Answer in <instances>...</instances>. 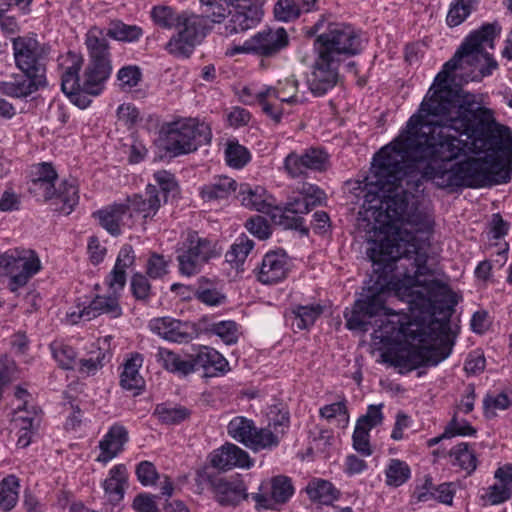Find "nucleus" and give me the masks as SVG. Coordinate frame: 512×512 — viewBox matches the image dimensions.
I'll return each mask as SVG.
<instances>
[{
  "label": "nucleus",
  "mask_w": 512,
  "mask_h": 512,
  "mask_svg": "<svg viewBox=\"0 0 512 512\" xmlns=\"http://www.w3.org/2000/svg\"><path fill=\"white\" fill-rule=\"evenodd\" d=\"M415 143L411 136H398L373 157L364 190L366 219L372 217L374 223H368L365 229L386 233L396 228L399 232L392 238L374 241L373 247L367 249L372 274L352 308L344 312L347 329L367 332L372 318L393 314L386 306L393 291L424 287L433 314L442 315L444 321H437L439 332L433 344L414 347L405 355L396 353L391 358L393 366L408 371L435 366L451 354L454 341L449 336V318L457 305L456 294L448 285L436 279H422L432 271L427 266V252L414 234H430L434 222L428 214L410 206L409 199L411 190H417L426 176L419 163L431 168L436 161L417 158Z\"/></svg>",
  "instance_id": "nucleus-1"
},
{
  "label": "nucleus",
  "mask_w": 512,
  "mask_h": 512,
  "mask_svg": "<svg viewBox=\"0 0 512 512\" xmlns=\"http://www.w3.org/2000/svg\"><path fill=\"white\" fill-rule=\"evenodd\" d=\"M442 93L446 97L452 96V100H446L447 106H441V109L447 111L449 106L458 107V112L445 120H432L420 126V133L411 136L416 141L413 145L414 155L436 162L453 161L462 154L466 146L458 135H466L475 153L490 152L489 154L502 157L504 155L505 167L510 168L511 129L498 124L492 110L482 107L475 100V96L462 98L449 90Z\"/></svg>",
  "instance_id": "nucleus-2"
},
{
  "label": "nucleus",
  "mask_w": 512,
  "mask_h": 512,
  "mask_svg": "<svg viewBox=\"0 0 512 512\" xmlns=\"http://www.w3.org/2000/svg\"><path fill=\"white\" fill-rule=\"evenodd\" d=\"M500 31L501 28L496 22L485 23L466 37L454 56L444 64L443 69L437 74L433 86L420 105L418 113L409 118L406 129L399 136L406 138L416 135L420 133L419 128L424 123L432 122V120H445L458 112V107L450 106L449 110L443 109L442 111L441 106H447L445 101L452 100V96L446 97L442 91L449 90L462 98L473 95L465 93L461 88L450 87L447 84L449 75L455 70L463 68L464 63L472 65L474 61H478L481 44L490 43L492 47L493 40Z\"/></svg>",
  "instance_id": "nucleus-3"
},
{
  "label": "nucleus",
  "mask_w": 512,
  "mask_h": 512,
  "mask_svg": "<svg viewBox=\"0 0 512 512\" xmlns=\"http://www.w3.org/2000/svg\"><path fill=\"white\" fill-rule=\"evenodd\" d=\"M307 36H316L314 50L316 58L308 84L314 95L322 96L339 81V66L348 57L362 50L360 36L349 25L327 23L318 20L306 31Z\"/></svg>",
  "instance_id": "nucleus-4"
},
{
  "label": "nucleus",
  "mask_w": 512,
  "mask_h": 512,
  "mask_svg": "<svg viewBox=\"0 0 512 512\" xmlns=\"http://www.w3.org/2000/svg\"><path fill=\"white\" fill-rule=\"evenodd\" d=\"M448 162H435L431 168H428L426 163H419V165L425 175L431 178L446 176L447 185L479 188L505 184L511 180L512 161L510 168H507L504 157L500 155L486 154L482 159H468L454 164L449 170H443L442 165Z\"/></svg>",
  "instance_id": "nucleus-5"
},
{
  "label": "nucleus",
  "mask_w": 512,
  "mask_h": 512,
  "mask_svg": "<svg viewBox=\"0 0 512 512\" xmlns=\"http://www.w3.org/2000/svg\"><path fill=\"white\" fill-rule=\"evenodd\" d=\"M58 172L51 162H41L33 165L29 192L37 200L60 203V211L69 215L79 204L78 180L72 177L62 179L58 185Z\"/></svg>",
  "instance_id": "nucleus-6"
},
{
  "label": "nucleus",
  "mask_w": 512,
  "mask_h": 512,
  "mask_svg": "<svg viewBox=\"0 0 512 512\" xmlns=\"http://www.w3.org/2000/svg\"><path fill=\"white\" fill-rule=\"evenodd\" d=\"M163 149L173 157L186 155L207 145L212 139L211 128L196 118H182L164 123L160 129Z\"/></svg>",
  "instance_id": "nucleus-7"
},
{
  "label": "nucleus",
  "mask_w": 512,
  "mask_h": 512,
  "mask_svg": "<svg viewBox=\"0 0 512 512\" xmlns=\"http://www.w3.org/2000/svg\"><path fill=\"white\" fill-rule=\"evenodd\" d=\"M178 271L181 275L191 277L201 272L202 268L217 257L216 243L190 230L178 243L176 249Z\"/></svg>",
  "instance_id": "nucleus-8"
},
{
  "label": "nucleus",
  "mask_w": 512,
  "mask_h": 512,
  "mask_svg": "<svg viewBox=\"0 0 512 512\" xmlns=\"http://www.w3.org/2000/svg\"><path fill=\"white\" fill-rule=\"evenodd\" d=\"M41 270L37 253L30 249H10L0 254V277L8 276V289L15 293Z\"/></svg>",
  "instance_id": "nucleus-9"
},
{
  "label": "nucleus",
  "mask_w": 512,
  "mask_h": 512,
  "mask_svg": "<svg viewBox=\"0 0 512 512\" xmlns=\"http://www.w3.org/2000/svg\"><path fill=\"white\" fill-rule=\"evenodd\" d=\"M175 29L176 33L167 42L165 49L174 56L189 57L195 46L207 35L210 27L204 16L182 11Z\"/></svg>",
  "instance_id": "nucleus-10"
},
{
  "label": "nucleus",
  "mask_w": 512,
  "mask_h": 512,
  "mask_svg": "<svg viewBox=\"0 0 512 512\" xmlns=\"http://www.w3.org/2000/svg\"><path fill=\"white\" fill-rule=\"evenodd\" d=\"M228 435L247 448L257 452L275 447L278 436L268 428H257L254 421L243 416H236L227 425Z\"/></svg>",
  "instance_id": "nucleus-11"
},
{
  "label": "nucleus",
  "mask_w": 512,
  "mask_h": 512,
  "mask_svg": "<svg viewBox=\"0 0 512 512\" xmlns=\"http://www.w3.org/2000/svg\"><path fill=\"white\" fill-rule=\"evenodd\" d=\"M83 63V57L72 51L59 58L61 89L72 103L82 109L91 103V100L88 98L89 94L82 91V86L80 85V71Z\"/></svg>",
  "instance_id": "nucleus-12"
},
{
  "label": "nucleus",
  "mask_w": 512,
  "mask_h": 512,
  "mask_svg": "<svg viewBox=\"0 0 512 512\" xmlns=\"http://www.w3.org/2000/svg\"><path fill=\"white\" fill-rule=\"evenodd\" d=\"M15 64L21 72L46 79V55L37 40L16 37L12 40Z\"/></svg>",
  "instance_id": "nucleus-13"
},
{
  "label": "nucleus",
  "mask_w": 512,
  "mask_h": 512,
  "mask_svg": "<svg viewBox=\"0 0 512 512\" xmlns=\"http://www.w3.org/2000/svg\"><path fill=\"white\" fill-rule=\"evenodd\" d=\"M288 45V34L285 28H266L248 39L246 50L254 55L269 58L278 54Z\"/></svg>",
  "instance_id": "nucleus-14"
},
{
  "label": "nucleus",
  "mask_w": 512,
  "mask_h": 512,
  "mask_svg": "<svg viewBox=\"0 0 512 512\" xmlns=\"http://www.w3.org/2000/svg\"><path fill=\"white\" fill-rule=\"evenodd\" d=\"M251 498L257 511L277 510L278 505L284 504L288 499V477L280 475L262 482L259 492L252 493Z\"/></svg>",
  "instance_id": "nucleus-15"
},
{
  "label": "nucleus",
  "mask_w": 512,
  "mask_h": 512,
  "mask_svg": "<svg viewBox=\"0 0 512 512\" xmlns=\"http://www.w3.org/2000/svg\"><path fill=\"white\" fill-rule=\"evenodd\" d=\"M150 328L163 339L176 343H189L198 334L194 323L171 317H159L151 320Z\"/></svg>",
  "instance_id": "nucleus-16"
},
{
  "label": "nucleus",
  "mask_w": 512,
  "mask_h": 512,
  "mask_svg": "<svg viewBox=\"0 0 512 512\" xmlns=\"http://www.w3.org/2000/svg\"><path fill=\"white\" fill-rule=\"evenodd\" d=\"M263 15L261 5L252 0H238L226 30L229 34L243 32L255 27Z\"/></svg>",
  "instance_id": "nucleus-17"
},
{
  "label": "nucleus",
  "mask_w": 512,
  "mask_h": 512,
  "mask_svg": "<svg viewBox=\"0 0 512 512\" xmlns=\"http://www.w3.org/2000/svg\"><path fill=\"white\" fill-rule=\"evenodd\" d=\"M217 502L222 506H236L249 497L244 482L238 477L210 480Z\"/></svg>",
  "instance_id": "nucleus-18"
},
{
  "label": "nucleus",
  "mask_w": 512,
  "mask_h": 512,
  "mask_svg": "<svg viewBox=\"0 0 512 512\" xmlns=\"http://www.w3.org/2000/svg\"><path fill=\"white\" fill-rule=\"evenodd\" d=\"M47 86V79L30 73L15 74L9 81L0 82V92L13 98H26Z\"/></svg>",
  "instance_id": "nucleus-19"
},
{
  "label": "nucleus",
  "mask_w": 512,
  "mask_h": 512,
  "mask_svg": "<svg viewBox=\"0 0 512 512\" xmlns=\"http://www.w3.org/2000/svg\"><path fill=\"white\" fill-rule=\"evenodd\" d=\"M288 272V256L282 249L270 251L263 257L258 280L263 284H275L285 279Z\"/></svg>",
  "instance_id": "nucleus-20"
},
{
  "label": "nucleus",
  "mask_w": 512,
  "mask_h": 512,
  "mask_svg": "<svg viewBox=\"0 0 512 512\" xmlns=\"http://www.w3.org/2000/svg\"><path fill=\"white\" fill-rule=\"evenodd\" d=\"M329 155L322 149L309 148L301 155L290 152V176L304 174L305 170L323 172L328 169Z\"/></svg>",
  "instance_id": "nucleus-21"
},
{
  "label": "nucleus",
  "mask_w": 512,
  "mask_h": 512,
  "mask_svg": "<svg viewBox=\"0 0 512 512\" xmlns=\"http://www.w3.org/2000/svg\"><path fill=\"white\" fill-rule=\"evenodd\" d=\"M210 463L221 470H230L233 467L250 468L253 465L249 454L232 443H226L215 450L210 456Z\"/></svg>",
  "instance_id": "nucleus-22"
},
{
  "label": "nucleus",
  "mask_w": 512,
  "mask_h": 512,
  "mask_svg": "<svg viewBox=\"0 0 512 512\" xmlns=\"http://www.w3.org/2000/svg\"><path fill=\"white\" fill-rule=\"evenodd\" d=\"M193 372L203 369L205 376L215 377L225 374L229 369V363L214 348L203 346L192 355Z\"/></svg>",
  "instance_id": "nucleus-23"
},
{
  "label": "nucleus",
  "mask_w": 512,
  "mask_h": 512,
  "mask_svg": "<svg viewBox=\"0 0 512 512\" xmlns=\"http://www.w3.org/2000/svg\"><path fill=\"white\" fill-rule=\"evenodd\" d=\"M111 71V63L89 61V64L84 71L83 78L80 77L82 91L92 96L99 95L102 92L104 83L109 78Z\"/></svg>",
  "instance_id": "nucleus-24"
},
{
  "label": "nucleus",
  "mask_w": 512,
  "mask_h": 512,
  "mask_svg": "<svg viewBox=\"0 0 512 512\" xmlns=\"http://www.w3.org/2000/svg\"><path fill=\"white\" fill-rule=\"evenodd\" d=\"M127 429L119 424L111 426L109 431L99 442L101 453L97 457L98 462L108 463L122 452L124 445L128 442Z\"/></svg>",
  "instance_id": "nucleus-25"
},
{
  "label": "nucleus",
  "mask_w": 512,
  "mask_h": 512,
  "mask_svg": "<svg viewBox=\"0 0 512 512\" xmlns=\"http://www.w3.org/2000/svg\"><path fill=\"white\" fill-rule=\"evenodd\" d=\"M119 294L110 293L109 295H97L88 306L80 311V318L89 321L102 314H107L111 318H118L122 315V308L119 304Z\"/></svg>",
  "instance_id": "nucleus-26"
},
{
  "label": "nucleus",
  "mask_w": 512,
  "mask_h": 512,
  "mask_svg": "<svg viewBox=\"0 0 512 512\" xmlns=\"http://www.w3.org/2000/svg\"><path fill=\"white\" fill-rule=\"evenodd\" d=\"M157 193L155 185L148 184L144 194H134L128 198L129 204L126 205L129 207V211L142 215L145 220L152 219L162 203L161 197H158Z\"/></svg>",
  "instance_id": "nucleus-27"
},
{
  "label": "nucleus",
  "mask_w": 512,
  "mask_h": 512,
  "mask_svg": "<svg viewBox=\"0 0 512 512\" xmlns=\"http://www.w3.org/2000/svg\"><path fill=\"white\" fill-rule=\"evenodd\" d=\"M128 484V472L124 464H117L109 471L108 477L103 482V489L113 505L118 504L123 498Z\"/></svg>",
  "instance_id": "nucleus-28"
},
{
  "label": "nucleus",
  "mask_w": 512,
  "mask_h": 512,
  "mask_svg": "<svg viewBox=\"0 0 512 512\" xmlns=\"http://www.w3.org/2000/svg\"><path fill=\"white\" fill-rule=\"evenodd\" d=\"M104 30L92 26L86 33L85 44L89 53L90 61L111 63L110 45Z\"/></svg>",
  "instance_id": "nucleus-29"
},
{
  "label": "nucleus",
  "mask_w": 512,
  "mask_h": 512,
  "mask_svg": "<svg viewBox=\"0 0 512 512\" xmlns=\"http://www.w3.org/2000/svg\"><path fill=\"white\" fill-rule=\"evenodd\" d=\"M237 197L243 206L261 213L270 207L273 200V196L262 186H251L247 183L240 185Z\"/></svg>",
  "instance_id": "nucleus-30"
},
{
  "label": "nucleus",
  "mask_w": 512,
  "mask_h": 512,
  "mask_svg": "<svg viewBox=\"0 0 512 512\" xmlns=\"http://www.w3.org/2000/svg\"><path fill=\"white\" fill-rule=\"evenodd\" d=\"M129 212L126 204H113L93 213L99 224L113 236L121 234L123 218Z\"/></svg>",
  "instance_id": "nucleus-31"
},
{
  "label": "nucleus",
  "mask_w": 512,
  "mask_h": 512,
  "mask_svg": "<svg viewBox=\"0 0 512 512\" xmlns=\"http://www.w3.org/2000/svg\"><path fill=\"white\" fill-rule=\"evenodd\" d=\"M237 189V182L228 176H216L200 188V196L205 202L227 199Z\"/></svg>",
  "instance_id": "nucleus-32"
},
{
  "label": "nucleus",
  "mask_w": 512,
  "mask_h": 512,
  "mask_svg": "<svg viewBox=\"0 0 512 512\" xmlns=\"http://www.w3.org/2000/svg\"><path fill=\"white\" fill-rule=\"evenodd\" d=\"M194 297L200 303L210 307H218L227 302L226 294L220 291L216 284L205 276L198 278Z\"/></svg>",
  "instance_id": "nucleus-33"
},
{
  "label": "nucleus",
  "mask_w": 512,
  "mask_h": 512,
  "mask_svg": "<svg viewBox=\"0 0 512 512\" xmlns=\"http://www.w3.org/2000/svg\"><path fill=\"white\" fill-rule=\"evenodd\" d=\"M324 307L320 304L297 305L291 310V327L296 330H308L323 314Z\"/></svg>",
  "instance_id": "nucleus-34"
},
{
  "label": "nucleus",
  "mask_w": 512,
  "mask_h": 512,
  "mask_svg": "<svg viewBox=\"0 0 512 512\" xmlns=\"http://www.w3.org/2000/svg\"><path fill=\"white\" fill-rule=\"evenodd\" d=\"M143 364V356L139 353L132 354L126 360L120 375V385L126 390H139L144 386V379L139 373Z\"/></svg>",
  "instance_id": "nucleus-35"
},
{
  "label": "nucleus",
  "mask_w": 512,
  "mask_h": 512,
  "mask_svg": "<svg viewBox=\"0 0 512 512\" xmlns=\"http://www.w3.org/2000/svg\"><path fill=\"white\" fill-rule=\"evenodd\" d=\"M156 357L169 372L182 376L193 373L192 355H189L188 359H183L179 354L160 347Z\"/></svg>",
  "instance_id": "nucleus-36"
},
{
  "label": "nucleus",
  "mask_w": 512,
  "mask_h": 512,
  "mask_svg": "<svg viewBox=\"0 0 512 512\" xmlns=\"http://www.w3.org/2000/svg\"><path fill=\"white\" fill-rule=\"evenodd\" d=\"M153 416L161 424L179 425L190 418L191 410L182 405L165 402L156 405Z\"/></svg>",
  "instance_id": "nucleus-37"
},
{
  "label": "nucleus",
  "mask_w": 512,
  "mask_h": 512,
  "mask_svg": "<svg viewBox=\"0 0 512 512\" xmlns=\"http://www.w3.org/2000/svg\"><path fill=\"white\" fill-rule=\"evenodd\" d=\"M306 492L311 501L322 505H332L340 496V491L331 482L322 479L311 481Z\"/></svg>",
  "instance_id": "nucleus-38"
},
{
  "label": "nucleus",
  "mask_w": 512,
  "mask_h": 512,
  "mask_svg": "<svg viewBox=\"0 0 512 512\" xmlns=\"http://www.w3.org/2000/svg\"><path fill=\"white\" fill-rule=\"evenodd\" d=\"M255 99L261 105L263 112L271 118L275 124H279L283 115L282 103L286 99L279 100L277 91L274 88H268L255 94Z\"/></svg>",
  "instance_id": "nucleus-39"
},
{
  "label": "nucleus",
  "mask_w": 512,
  "mask_h": 512,
  "mask_svg": "<svg viewBox=\"0 0 512 512\" xmlns=\"http://www.w3.org/2000/svg\"><path fill=\"white\" fill-rule=\"evenodd\" d=\"M20 482L13 474L7 475L0 481V510L11 511L19 499Z\"/></svg>",
  "instance_id": "nucleus-40"
},
{
  "label": "nucleus",
  "mask_w": 512,
  "mask_h": 512,
  "mask_svg": "<svg viewBox=\"0 0 512 512\" xmlns=\"http://www.w3.org/2000/svg\"><path fill=\"white\" fill-rule=\"evenodd\" d=\"M254 247V241L242 234L225 254V260L232 268L242 269L246 258Z\"/></svg>",
  "instance_id": "nucleus-41"
},
{
  "label": "nucleus",
  "mask_w": 512,
  "mask_h": 512,
  "mask_svg": "<svg viewBox=\"0 0 512 512\" xmlns=\"http://www.w3.org/2000/svg\"><path fill=\"white\" fill-rule=\"evenodd\" d=\"M118 86L122 92H134L135 97L142 94L141 90H134L143 80L142 69L137 65H125L116 75Z\"/></svg>",
  "instance_id": "nucleus-42"
},
{
  "label": "nucleus",
  "mask_w": 512,
  "mask_h": 512,
  "mask_svg": "<svg viewBox=\"0 0 512 512\" xmlns=\"http://www.w3.org/2000/svg\"><path fill=\"white\" fill-rule=\"evenodd\" d=\"M106 35L121 42H137L143 36V29L138 25H129L121 20L110 22Z\"/></svg>",
  "instance_id": "nucleus-43"
},
{
  "label": "nucleus",
  "mask_w": 512,
  "mask_h": 512,
  "mask_svg": "<svg viewBox=\"0 0 512 512\" xmlns=\"http://www.w3.org/2000/svg\"><path fill=\"white\" fill-rule=\"evenodd\" d=\"M480 0H454L449 7L446 23L449 27L462 24L475 11Z\"/></svg>",
  "instance_id": "nucleus-44"
},
{
  "label": "nucleus",
  "mask_w": 512,
  "mask_h": 512,
  "mask_svg": "<svg viewBox=\"0 0 512 512\" xmlns=\"http://www.w3.org/2000/svg\"><path fill=\"white\" fill-rule=\"evenodd\" d=\"M385 477L387 486L397 488L410 479L411 469L405 461L393 458L385 469Z\"/></svg>",
  "instance_id": "nucleus-45"
},
{
  "label": "nucleus",
  "mask_w": 512,
  "mask_h": 512,
  "mask_svg": "<svg viewBox=\"0 0 512 512\" xmlns=\"http://www.w3.org/2000/svg\"><path fill=\"white\" fill-rule=\"evenodd\" d=\"M150 17L155 26L161 29L171 30L176 28L180 18V12H177V10L171 6L156 5L151 9Z\"/></svg>",
  "instance_id": "nucleus-46"
},
{
  "label": "nucleus",
  "mask_w": 512,
  "mask_h": 512,
  "mask_svg": "<svg viewBox=\"0 0 512 512\" xmlns=\"http://www.w3.org/2000/svg\"><path fill=\"white\" fill-rule=\"evenodd\" d=\"M450 456L454 458L452 464L460 467L470 475L477 467V459L473 452L469 450L467 443H460L453 447Z\"/></svg>",
  "instance_id": "nucleus-47"
},
{
  "label": "nucleus",
  "mask_w": 512,
  "mask_h": 512,
  "mask_svg": "<svg viewBox=\"0 0 512 512\" xmlns=\"http://www.w3.org/2000/svg\"><path fill=\"white\" fill-rule=\"evenodd\" d=\"M206 331L218 336L225 344H236L239 338V325L233 320L212 323Z\"/></svg>",
  "instance_id": "nucleus-48"
},
{
  "label": "nucleus",
  "mask_w": 512,
  "mask_h": 512,
  "mask_svg": "<svg viewBox=\"0 0 512 512\" xmlns=\"http://www.w3.org/2000/svg\"><path fill=\"white\" fill-rule=\"evenodd\" d=\"M53 358L63 369H74L77 365V353L74 348L61 341H54L50 344Z\"/></svg>",
  "instance_id": "nucleus-49"
},
{
  "label": "nucleus",
  "mask_w": 512,
  "mask_h": 512,
  "mask_svg": "<svg viewBox=\"0 0 512 512\" xmlns=\"http://www.w3.org/2000/svg\"><path fill=\"white\" fill-rule=\"evenodd\" d=\"M205 18H210L213 23H221L228 14L233 0H200Z\"/></svg>",
  "instance_id": "nucleus-50"
},
{
  "label": "nucleus",
  "mask_w": 512,
  "mask_h": 512,
  "mask_svg": "<svg viewBox=\"0 0 512 512\" xmlns=\"http://www.w3.org/2000/svg\"><path fill=\"white\" fill-rule=\"evenodd\" d=\"M225 159L230 167L239 169L249 162L250 153L238 142L228 141L225 149Z\"/></svg>",
  "instance_id": "nucleus-51"
},
{
  "label": "nucleus",
  "mask_w": 512,
  "mask_h": 512,
  "mask_svg": "<svg viewBox=\"0 0 512 512\" xmlns=\"http://www.w3.org/2000/svg\"><path fill=\"white\" fill-rule=\"evenodd\" d=\"M130 290L135 300L148 303L152 296V287L148 276L140 272L134 273L130 280Z\"/></svg>",
  "instance_id": "nucleus-52"
},
{
  "label": "nucleus",
  "mask_w": 512,
  "mask_h": 512,
  "mask_svg": "<svg viewBox=\"0 0 512 512\" xmlns=\"http://www.w3.org/2000/svg\"><path fill=\"white\" fill-rule=\"evenodd\" d=\"M153 178L156 182L154 185L155 190L158 192V197H161V200L166 202L169 193L173 191L177 186L173 174L166 170H161L155 172Z\"/></svg>",
  "instance_id": "nucleus-53"
},
{
  "label": "nucleus",
  "mask_w": 512,
  "mask_h": 512,
  "mask_svg": "<svg viewBox=\"0 0 512 512\" xmlns=\"http://www.w3.org/2000/svg\"><path fill=\"white\" fill-rule=\"evenodd\" d=\"M105 359V353L100 349L90 352L88 358H83L77 361L79 365V373L83 375H94L100 368L103 367V360Z\"/></svg>",
  "instance_id": "nucleus-54"
},
{
  "label": "nucleus",
  "mask_w": 512,
  "mask_h": 512,
  "mask_svg": "<svg viewBox=\"0 0 512 512\" xmlns=\"http://www.w3.org/2000/svg\"><path fill=\"white\" fill-rule=\"evenodd\" d=\"M245 228L260 240L268 239L272 233L268 221L260 215H255L247 219Z\"/></svg>",
  "instance_id": "nucleus-55"
},
{
  "label": "nucleus",
  "mask_w": 512,
  "mask_h": 512,
  "mask_svg": "<svg viewBox=\"0 0 512 512\" xmlns=\"http://www.w3.org/2000/svg\"><path fill=\"white\" fill-rule=\"evenodd\" d=\"M168 274V261L158 253H152L146 265V275L151 279H159Z\"/></svg>",
  "instance_id": "nucleus-56"
},
{
  "label": "nucleus",
  "mask_w": 512,
  "mask_h": 512,
  "mask_svg": "<svg viewBox=\"0 0 512 512\" xmlns=\"http://www.w3.org/2000/svg\"><path fill=\"white\" fill-rule=\"evenodd\" d=\"M369 432L360 425H356L352 435L353 448L363 456H370L373 453L369 441Z\"/></svg>",
  "instance_id": "nucleus-57"
},
{
  "label": "nucleus",
  "mask_w": 512,
  "mask_h": 512,
  "mask_svg": "<svg viewBox=\"0 0 512 512\" xmlns=\"http://www.w3.org/2000/svg\"><path fill=\"white\" fill-rule=\"evenodd\" d=\"M159 496L146 492L137 494L132 502V508L137 512H160L156 500Z\"/></svg>",
  "instance_id": "nucleus-58"
},
{
  "label": "nucleus",
  "mask_w": 512,
  "mask_h": 512,
  "mask_svg": "<svg viewBox=\"0 0 512 512\" xmlns=\"http://www.w3.org/2000/svg\"><path fill=\"white\" fill-rule=\"evenodd\" d=\"M135 472L138 481L144 486L155 484L156 480L159 478L155 465L149 461L140 462Z\"/></svg>",
  "instance_id": "nucleus-59"
},
{
  "label": "nucleus",
  "mask_w": 512,
  "mask_h": 512,
  "mask_svg": "<svg viewBox=\"0 0 512 512\" xmlns=\"http://www.w3.org/2000/svg\"><path fill=\"white\" fill-rule=\"evenodd\" d=\"M382 405H370L367 409V413L361 416L356 425H360L362 428L371 430L377 425L381 424L383 420V414L381 411Z\"/></svg>",
  "instance_id": "nucleus-60"
},
{
  "label": "nucleus",
  "mask_w": 512,
  "mask_h": 512,
  "mask_svg": "<svg viewBox=\"0 0 512 512\" xmlns=\"http://www.w3.org/2000/svg\"><path fill=\"white\" fill-rule=\"evenodd\" d=\"M126 280V269L114 265L112 271L107 275L105 283L112 293L119 294L124 289Z\"/></svg>",
  "instance_id": "nucleus-61"
},
{
  "label": "nucleus",
  "mask_w": 512,
  "mask_h": 512,
  "mask_svg": "<svg viewBox=\"0 0 512 512\" xmlns=\"http://www.w3.org/2000/svg\"><path fill=\"white\" fill-rule=\"evenodd\" d=\"M295 190L314 207L320 204L325 195L319 187L309 183H300Z\"/></svg>",
  "instance_id": "nucleus-62"
},
{
  "label": "nucleus",
  "mask_w": 512,
  "mask_h": 512,
  "mask_svg": "<svg viewBox=\"0 0 512 512\" xmlns=\"http://www.w3.org/2000/svg\"><path fill=\"white\" fill-rule=\"evenodd\" d=\"M402 331L401 326L398 322L387 320L386 322L381 321L378 325V329L375 330L376 338H379L382 342H390L394 340Z\"/></svg>",
  "instance_id": "nucleus-63"
},
{
  "label": "nucleus",
  "mask_w": 512,
  "mask_h": 512,
  "mask_svg": "<svg viewBox=\"0 0 512 512\" xmlns=\"http://www.w3.org/2000/svg\"><path fill=\"white\" fill-rule=\"evenodd\" d=\"M476 433V429L472 427L467 421L458 422L454 417L447 425L444 436L449 438L454 436H471Z\"/></svg>",
  "instance_id": "nucleus-64"
}]
</instances>
